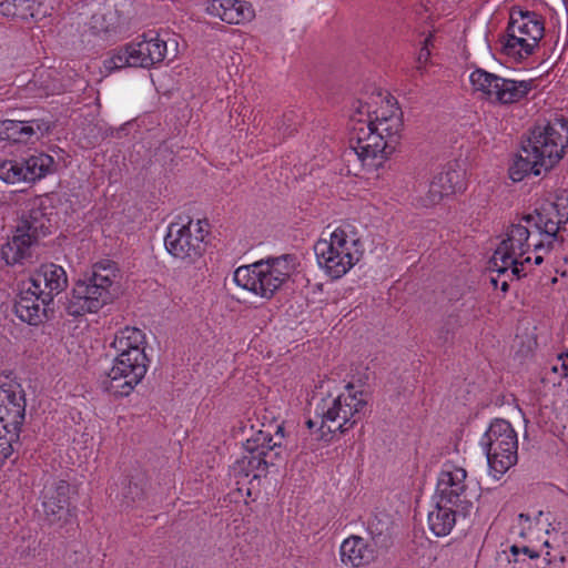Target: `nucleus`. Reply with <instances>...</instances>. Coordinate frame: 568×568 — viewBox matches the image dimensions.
Here are the masks:
<instances>
[{"mask_svg":"<svg viewBox=\"0 0 568 568\" xmlns=\"http://www.w3.org/2000/svg\"><path fill=\"white\" fill-rule=\"evenodd\" d=\"M551 372L562 376V371L560 369V362L557 361V363L551 366Z\"/></svg>","mask_w":568,"mask_h":568,"instance_id":"nucleus-41","label":"nucleus"},{"mask_svg":"<svg viewBox=\"0 0 568 568\" xmlns=\"http://www.w3.org/2000/svg\"><path fill=\"white\" fill-rule=\"evenodd\" d=\"M476 499L477 494L467 481L466 469L453 464H445L438 474L434 500L456 507L465 518L471 513Z\"/></svg>","mask_w":568,"mask_h":568,"instance_id":"nucleus-11","label":"nucleus"},{"mask_svg":"<svg viewBox=\"0 0 568 568\" xmlns=\"http://www.w3.org/2000/svg\"><path fill=\"white\" fill-rule=\"evenodd\" d=\"M359 240L349 224L334 230L329 240H318L314 245L317 263L334 280L344 276L361 257Z\"/></svg>","mask_w":568,"mask_h":568,"instance_id":"nucleus-7","label":"nucleus"},{"mask_svg":"<svg viewBox=\"0 0 568 568\" xmlns=\"http://www.w3.org/2000/svg\"><path fill=\"white\" fill-rule=\"evenodd\" d=\"M458 517L463 516L456 507L435 500L433 510L428 513V527L435 536L445 537L452 532Z\"/></svg>","mask_w":568,"mask_h":568,"instance_id":"nucleus-26","label":"nucleus"},{"mask_svg":"<svg viewBox=\"0 0 568 568\" xmlns=\"http://www.w3.org/2000/svg\"><path fill=\"white\" fill-rule=\"evenodd\" d=\"M206 12L229 24L250 22L255 17L253 6L243 0H212L206 7Z\"/></svg>","mask_w":568,"mask_h":568,"instance_id":"nucleus-21","label":"nucleus"},{"mask_svg":"<svg viewBox=\"0 0 568 568\" xmlns=\"http://www.w3.org/2000/svg\"><path fill=\"white\" fill-rule=\"evenodd\" d=\"M295 256L285 254L240 266L233 281L240 287L270 300L295 271Z\"/></svg>","mask_w":568,"mask_h":568,"instance_id":"nucleus-5","label":"nucleus"},{"mask_svg":"<svg viewBox=\"0 0 568 568\" xmlns=\"http://www.w3.org/2000/svg\"><path fill=\"white\" fill-rule=\"evenodd\" d=\"M498 273V277H491V284L495 286V287H498L499 286V277L503 275L500 274L499 272Z\"/></svg>","mask_w":568,"mask_h":568,"instance_id":"nucleus-43","label":"nucleus"},{"mask_svg":"<svg viewBox=\"0 0 568 568\" xmlns=\"http://www.w3.org/2000/svg\"><path fill=\"white\" fill-rule=\"evenodd\" d=\"M144 343L145 335L141 329L126 326L115 333L111 347H113L118 354L130 356L131 353L136 352L140 356H146Z\"/></svg>","mask_w":568,"mask_h":568,"instance_id":"nucleus-29","label":"nucleus"},{"mask_svg":"<svg viewBox=\"0 0 568 568\" xmlns=\"http://www.w3.org/2000/svg\"><path fill=\"white\" fill-rule=\"evenodd\" d=\"M243 449L242 457L234 464V470L245 477L253 474L254 478H258L281 458L282 443L274 442L271 433L260 430L246 439Z\"/></svg>","mask_w":568,"mask_h":568,"instance_id":"nucleus-12","label":"nucleus"},{"mask_svg":"<svg viewBox=\"0 0 568 568\" xmlns=\"http://www.w3.org/2000/svg\"><path fill=\"white\" fill-rule=\"evenodd\" d=\"M507 28L508 31L535 40L537 43L542 39L545 31L541 17L530 11L511 12Z\"/></svg>","mask_w":568,"mask_h":568,"instance_id":"nucleus-25","label":"nucleus"},{"mask_svg":"<svg viewBox=\"0 0 568 568\" xmlns=\"http://www.w3.org/2000/svg\"><path fill=\"white\" fill-rule=\"evenodd\" d=\"M323 383L313 395L315 404V418L306 422L308 429L317 427L315 430L316 439L328 442L336 432L346 433L353 428L362 418L363 409L366 406V399L362 392L354 390V386L348 384L345 392L332 397L331 394L324 396Z\"/></svg>","mask_w":568,"mask_h":568,"instance_id":"nucleus-4","label":"nucleus"},{"mask_svg":"<svg viewBox=\"0 0 568 568\" xmlns=\"http://www.w3.org/2000/svg\"><path fill=\"white\" fill-rule=\"evenodd\" d=\"M28 182L42 179L52 171L54 160L45 153L32 154L23 160Z\"/></svg>","mask_w":568,"mask_h":568,"instance_id":"nucleus-30","label":"nucleus"},{"mask_svg":"<svg viewBox=\"0 0 568 568\" xmlns=\"http://www.w3.org/2000/svg\"><path fill=\"white\" fill-rule=\"evenodd\" d=\"M146 371V356H140L136 352L130 356L118 354L110 371L101 378V387L116 397L129 396L141 383Z\"/></svg>","mask_w":568,"mask_h":568,"instance_id":"nucleus-14","label":"nucleus"},{"mask_svg":"<svg viewBox=\"0 0 568 568\" xmlns=\"http://www.w3.org/2000/svg\"><path fill=\"white\" fill-rule=\"evenodd\" d=\"M116 267L111 261L95 263L90 273L78 280L68 298L65 310L71 316L97 313L111 300L110 287Z\"/></svg>","mask_w":568,"mask_h":568,"instance_id":"nucleus-6","label":"nucleus"},{"mask_svg":"<svg viewBox=\"0 0 568 568\" xmlns=\"http://www.w3.org/2000/svg\"><path fill=\"white\" fill-rule=\"evenodd\" d=\"M489 473L499 479L518 460V437L511 424L505 419H495L480 439Z\"/></svg>","mask_w":568,"mask_h":568,"instance_id":"nucleus-9","label":"nucleus"},{"mask_svg":"<svg viewBox=\"0 0 568 568\" xmlns=\"http://www.w3.org/2000/svg\"><path fill=\"white\" fill-rule=\"evenodd\" d=\"M504 557L511 566V568H525L527 565V559L524 556H516L511 554L507 555L504 552Z\"/></svg>","mask_w":568,"mask_h":568,"instance_id":"nucleus-37","label":"nucleus"},{"mask_svg":"<svg viewBox=\"0 0 568 568\" xmlns=\"http://www.w3.org/2000/svg\"><path fill=\"white\" fill-rule=\"evenodd\" d=\"M91 28L95 32H110L114 29V14L111 10L95 12L91 17Z\"/></svg>","mask_w":568,"mask_h":568,"instance_id":"nucleus-33","label":"nucleus"},{"mask_svg":"<svg viewBox=\"0 0 568 568\" xmlns=\"http://www.w3.org/2000/svg\"><path fill=\"white\" fill-rule=\"evenodd\" d=\"M499 42L501 53L514 62H521L530 57L539 44L535 40L508 31V28Z\"/></svg>","mask_w":568,"mask_h":568,"instance_id":"nucleus-27","label":"nucleus"},{"mask_svg":"<svg viewBox=\"0 0 568 568\" xmlns=\"http://www.w3.org/2000/svg\"><path fill=\"white\" fill-rule=\"evenodd\" d=\"M376 558L374 544L359 536H351L341 545V559L345 565L359 568Z\"/></svg>","mask_w":568,"mask_h":568,"instance_id":"nucleus-23","label":"nucleus"},{"mask_svg":"<svg viewBox=\"0 0 568 568\" xmlns=\"http://www.w3.org/2000/svg\"><path fill=\"white\" fill-rule=\"evenodd\" d=\"M357 113H366L367 119L352 116L349 154H354L364 166L377 170L395 152L399 143L403 129L402 113L392 110L389 114L382 112L372 120L368 108L362 103Z\"/></svg>","mask_w":568,"mask_h":568,"instance_id":"nucleus-2","label":"nucleus"},{"mask_svg":"<svg viewBox=\"0 0 568 568\" xmlns=\"http://www.w3.org/2000/svg\"><path fill=\"white\" fill-rule=\"evenodd\" d=\"M26 395L21 385L0 386V463L9 458L20 445V432L26 418Z\"/></svg>","mask_w":568,"mask_h":568,"instance_id":"nucleus-8","label":"nucleus"},{"mask_svg":"<svg viewBox=\"0 0 568 568\" xmlns=\"http://www.w3.org/2000/svg\"><path fill=\"white\" fill-rule=\"evenodd\" d=\"M48 14L43 0H0V16L40 20Z\"/></svg>","mask_w":568,"mask_h":568,"instance_id":"nucleus-24","label":"nucleus"},{"mask_svg":"<svg viewBox=\"0 0 568 568\" xmlns=\"http://www.w3.org/2000/svg\"><path fill=\"white\" fill-rule=\"evenodd\" d=\"M72 489L63 479H53L42 490V508L45 520L51 525H63L72 517Z\"/></svg>","mask_w":568,"mask_h":568,"instance_id":"nucleus-16","label":"nucleus"},{"mask_svg":"<svg viewBox=\"0 0 568 568\" xmlns=\"http://www.w3.org/2000/svg\"><path fill=\"white\" fill-rule=\"evenodd\" d=\"M42 201L34 200L27 212H23L16 226L17 233L30 237L33 243L51 233L53 224Z\"/></svg>","mask_w":568,"mask_h":568,"instance_id":"nucleus-18","label":"nucleus"},{"mask_svg":"<svg viewBox=\"0 0 568 568\" xmlns=\"http://www.w3.org/2000/svg\"><path fill=\"white\" fill-rule=\"evenodd\" d=\"M24 285L39 294L43 303H52L54 296L67 288L68 277L62 266L47 263L42 264Z\"/></svg>","mask_w":568,"mask_h":568,"instance_id":"nucleus-17","label":"nucleus"},{"mask_svg":"<svg viewBox=\"0 0 568 568\" xmlns=\"http://www.w3.org/2000/svg\"><path fill=\"white\" fill-rule=\"evenodd\" d=\"M284 119L287 120L288 122H291L293 120V114L290 113L287 115H284Z\"/></svg>","mask_w":568,"mask_h":568,"instance_id":"nucleus-44","label":"nucleus"},{"mask_svg":"<svg viewBox=\"0 0 568 568\" xmlns=\"http://www.w3.org/2000/svg\"><path fill=\"white\" fill-rule=\"evenodd\" d=\"M458 327V318L456 316H448L443 326L438 331V338L443 342H448L455 333V329Z\"/></svg>","mask_w":568,"mask_h":568,"instance_id":"nucleus-35","label":"nucleus"},{"mask_svg":"<svg viewBox=\"0 0 568 568\" xmlns=\"http://www.w3.org/2000/svg\"><path fill=\"white\" fill-rule=\"evenodd\" d=\"M433 40H434V36L433 34H428L424 41H423V45L422 48L419 49V52L416 57V71L419 73V74H424V71H425V67L430 58V47H433Z\"/></svg>","mask_w":568,"mask_h":568,"instance_id":"nucleus-34","label":"nucleus"},{"mask_svg":"<svg viewBox=\"0 0 568 568\" xmlns=\"http://www.w3.org/2000/svg\"><path fill=\"white\" fill-rule=\"evenodd\" d=\"M33 243L30 237L24 234L17 233L1 246V257L7 265L24 264L26 261L31 258V248Z\"/></svg>","mask_w":568,"mask_h":568,"instance_id":"nucleus-28","label":"nucleus"},{"mask_svg":"<svg viewBox=\"0 0 568 568\" xmlns=\"http://www.w3.org/2000/svg\"><path fill=\"white\" fill-rule=\"evenodd\" d=\"M272 437H273L274 442H281L283 444V437H284L283 427L277 426L276 433H275V435H272Z\"/></svg>","mask_w":568,"mask_h":568,"instance_id":"nucleus-40","label":"nucleus"},{"mask_svg":"<svg viewBox=\"0 0 568 568\" xmlns=\"http://www.w3.org/2000/svg\"><path fill=\"white\" fill-rule=\"evenodd\" d=\"M475 91L481 92L488 100L500 104L517 103L527 98L535 87L534 80H515L476 69L469 75Z\"/></svg>","mask_w":568,"mask_h":568,"instance_id":"nucleus-13","label":"nucleus"},{"mask_svg":"<svg viewBox=\"0 0 568 568\" xmlns=\"http://www.w3.org/2000/svg\"><path fill=\"white\" fill-rule=\"evenodd\" d=\"M50 303H43L40 295L32 288L23 285L14 304V313L29 325H38L47 317V307Z\"/></svg>","mask_w":568,"mask_h":568,"instance_id":"nucleus-22","label":"nucleus"},{"mask_svg":"<svg viewBox=\"0 0 568 568\" xmlns=\"http://www.w3.org/2000/svg\"><path fill=\"white\" fill-rule=\"evenodd\" d=\"M464 187L463 173L453 168H447L433 178L426 195L420 199L422 205L426 207L436 205L444 196L459 192Z\"/></svg>","mask_w":568,"mask_h":568,"instance_id":"nucleus-19","label":"nucleus"},{"mask_svg":"<svg viewBox=\"0 0 568 568\" xmlns=\"http://www.w3.org/2000/svg\"><path fill=\"white\" fill-rule=\"evenodd\" d=\"M166 53V41L159 33L149 31L116 49L104 61V67L110 71L123 68L150 69L162 63Z\"/></svg>","mask_w":568,"mask_h":568,"instance_id":"nucleus-10","label":"nucleus"},{"mask_svg":"<svg viewBox=\"0 0 568 568\" xmlns=\"http://www.w3.org/2000/svg\"><path fill=\"white\" fill-rule=\"evenodd\" d=\"M49 131L50 124L43 120H3L0 122V141L28 143L33 139L39 140Z\"/></svg>","mask_w":568,"mask_h":568,"instance_id":"nucleus-20","label":"nucleus"},{"mask_svg":"<svg viewBox=\"0 0 568 568\" xmlns=\"http://www.w3.org/2000/svg\"><path fill=\"white\" fill-rule=\"evenodd\" d=\"M0 179L7 183L28 182L24 163L17 160H7L0 163Z\"/></svg>","mask_w":568,"mask_h":568,"instance_id":"nucleus-32","label":"nucleus"},{"mask_svg":"<svg viewBox=\"0 0 568 568\" xmlns=\"http://www.w3.org/2000/svg\"><path fill=\"white\" fill-rule=\"evenodd\" d=\"M278 130L280 131H283V135H291L294 131H295V128H292L291 124H286V123H282L281 125H278Z\"/></svg>","mask_w":568,"mask_h":568,"instance_id":"nucleus-39","label":"nucleus"},{"mask_svg":"<svg viewBox=\"0 0 568 568\" xmlns=\"http://www.w3.org/2000/svg\"><path fill=\"white\" fill-rule=\"evenodd\" d=\"M510 552L511 555L524 556L525 558L528 557L529 559L539 558V552L534 549H530L527 546L519 547L517 545H513L510 547Z\"/></svg>","mask_w":568,"mask_h":568,"instance_id":"nucleus-36","label":"nucleus"},{"mask_svg":"<svg viewBox=\"0 0 568 568\" xmlns=\"http://www.w3.org/2000/svg\"><path fill=\"white\" fill-rule=\"evenodd\" d=\"M568 222V192L560 191L551 202L544 203L534 214L508 226L506 237L496 248L491 264L496 272L516 278L527 275V266L540 265L564 252L562 231Z\"/></svg>","mask_w":568,"mask_h":568,"instance_id":"nucleus-1","label":"nucleus"},{"mask_svg":"<svg viewBox=\"0 0 568 568\" xmlns=\"http://www.w3.org/2000/svg\"><path fill=\"white\" fill-rule=\"evenodd\" d=\"M499 287H500V290H501L503 292H507V291H508V288H509L508 282H507L506 280H504V281H501V282L499 281Z\"/></svg>","mask_w":568,"mask_h":568,"instance_id":"nucleus-42","label":"nucleus"},{"mask_svg":"<svg viewBox=\"0 0 568 568\" xmlns=\"http://www.w3.org/2000/svg\"><path fill=\"white\" fill-rule=\"evenodd\" d=\"M205 226V220H197L195 223L190 220L186 224L171 223L164 237L166 251L175 258L187 263L195 262L204 253V239L207 235Z\"/></svg>","mask_w":568,"mask_h":568,"instance_id":"nucleus-15","label":"nucleus"},{"mask_svg":"<svg viewBox=\"0 0 568 568\" xmlns=\"http://www.w3.org/2000/svg\"><path fill=\"white\" fill-rule=\"evenodd\" d=\"M560 362V369L562 371V377H568V354H560L558 356Z\"/></svg>","mask_w":568,"mask_h":568,"instance_id":"nucleus-38","label":"nucleus"},{"mask_svg":"<svg viewBox=\"0 0 568 568\" xmlns=\"http://www.w3.org/2000/svg\"><path fill=\"white\" fill-rule=\"evenodd\" d=\"M567 146L568 120L536 124L509 168L510 179L519 182L548 172L562 159Z\"/></svg>","mask_w":568,"mask_h":568,"instance_id":"nucleus-3","label":"nucleus"},{"mask_svg":"<svg viewBox=\"0 0 568 568\" xmlns=\"http://www.w3.org/2000/svg\"><path fill=\"white\" fill-rule=\"evenodd\" d=\"M146 484L148 478L145 474L139 471L131 476L123 488V498L126 503L130 504L143 499L145 496Z\"/></svg>","mask_w":568,"mask_h":568,"instance_id":"nucleus-31","label":"nucleus"}]
</instances>
